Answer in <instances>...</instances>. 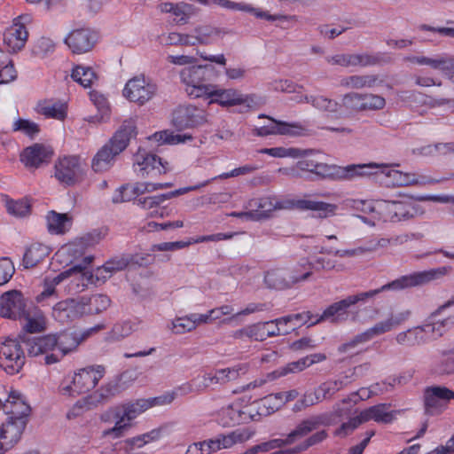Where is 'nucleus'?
Listing matches in <instances>:
<instances>
[{"mask_svg": "<svg viewBox=\"0 0 454 454\" xmlns=\"http://www.w3.org/2000/svg\"><path fill=\"white\" fill-rule=\"evenodd\" d=\"M452 270L453 269L450 265H445L434 269H430L428 270L414 272L409 275L402 276L387 284L381 286L377 289H372L366 292H359L355 294L348 295L344 299L329 305L319 316V317L316 321L310 323L309 326L314 325L321 321H329L334 324H340L346 322L349 317L353 322H358V311L352 310V307L354 305L357 303H365L382 292H398L406 288L427 284L433 280L450 275Z\"/></svg>", "mask_w": 454, "mask_h": 454, "instance_id": "obj_1", "label": "nucleus"}, {"mask_svg": "<svg viewBox=\"0 0 454 454\" xmlns=\"http://www.w3.org/2000/svg\"><path fill=\"white\" fill-rule=\"evenodd\" d=\"M286 157L297 161L286 168V176L299 178L304 173L315 175L320 180H355L369 173L371 166L351 164L345 167L321 161V153L314 150L286 148Z\"/></svg>", "mask_w": 454, "mask_h": 454, "instance_id": "obj_2", "label": "nucleus"}, {"mask_svg": "<svg viewBox=\"0 0 454 454\" xmlns=\"http://www.w3.org/2000/svg\"><path fill=\"white\" fill-rule=\"evenodd\" d=\"M410 316L411 311L408 309L398 312L390 311L380 321L341 344L338 348V351L340 353L353 354L359 346L401 326L409 319Z\"/></svg>", "mask_w": 454, "mask_h": 454, "instance_id": "obj_3", "label": "nucleus"}, {"mask_svg": "<svg viewBox=\"0 0 454 454\" xmlns=\"http://www.w3.org/2000/svg\"><path fill=\"white\" fill-rule=\"evenodd\" d=\"M106 369L102 365L82 368L71 378H65L59 385V392L67 397H74L93 389L104 377Z\"/></svg>", "mask_w": 454, "mask_h": 454, "instance_id": "obj_4", "label": "nucleus"}, {"mask_svg": "<svg viewBox=\"0 0 454 454\" xmlns=\"http://www.w3.org/2000/svg\"><path fill=\"white\" fill-rule=\"evenodd\" d=\"M379 218L384 222L409 221L424 214L421 207L410 199L401 200H378Z\"/></svg>", "mask_w": 454, "mask_h": 454, "instance_id": "obj_5", "label": "nucleus"}, {"mask_svg": "<svg viewBox=\"0 0 454 454\" xmlns=\"http://www.w3.org/2000/svg\"><path fill=\"white\" fill-rule=\"evenodd\" d=\"M364 166H371L369 173L360 176L357 178L370 176L372 175L383 176L387 185L392 186H411V185H420L427 183L426 177L419 176L415 173L402 172L400 170L393 168V167H398L399 164L395 163L391 165L387 164H376L369 163L363 164Z\"/></svg>", "mask_w": 454, "mask_h": 454, "instance_id": "obj_6", "label": "nucleus"}, {"mask_svg": "<svg viewBox=\"0 0 454 454\" xmlns=\"http://www.w3.org/2000/svg\"><path fill=\"white\" fill-rule=\"evenodd\" d=\"M255 413L250 399L239 398L221 409L218 413V423L224 427L247 424L251 421H257Z\"/></svg>", "mask_w": 454, "mask_h": 454, "instance_id": "obj_7", "label": "nucleus"}, {"mask_svg": "<svg viewBox=\"0 0 454 454\" xmlns=\"http://www.w3.org/2000/svg\"><path fill=\"white\" fill-rule=\"evenodd\" d=\"M158 86L144 74L129 79L122 90V95L129 101L144 106L157 94Z\"/></svg>", "mask_w": 454, "mask_h": 454, "instance_id": "obj_8", "label": "nucleus"}, {"mask_svg": "<svg viewBox=\"0 0 454 454\" xmlns=\"http://www.w3.org/2000/svg\"><path fill=\"white\" fill-rule=\"evenodd\" d=\"M27 355L31 357H40L46 365L59 363L56 351V340L53 333L32 337L24 340Z\"/></svg>", "mask_w": 454, "mask_h": 454, "instance_id": "obj_9", "label": "nucleus"}, {"mask_svg": "<svg viewBox=\"0 0 454 454\" xmlns=\"http://www.w3.org/2000/svg\"><path fill=\"white\" fill-rule=\"evenodd\" d=\"M207 66H192L185 67L180 72V79L185 86L186 93L194 98H204L208 90L210 83H206Z\"/></svg>", "mask_w": 454, "mask_h": 454, "instance_id": "obj_10", "label": "nucleus"}, {"mask_svg": "<svg viewBox=\"0 0 454 454\" xmlns=\"http://www.w3.org/2000/svg\"><path fill=\"white\" fill-rule=\"evenodd\" d=\"M31 21L27 14L20 15L15 18L12 24L4 33V45L10 53H16L21 51L27 41L28 32L26 24Z\"/></svg>", "mask_w": 454, "mask_h": 454, "instance_id": "obj_11", "label": "nucleus"}, {"mask_svg": "<svg viewBox=\"0 0 454 454\" xmlns=\"http://www.w3.org/2000/svg\"><path fill=\"white\" fill-rule=\"evenodd\" d=\"M25 364L23 349L17 340L7 339L0 344V367L8 374L18 373Z\"/></svg>", "mask_w": 454, "mask_h": 454, "instance_id": "obj_12", "label": "nucleus"}, {"mask_svg": "<svg viewBox=\"0 0 454 454\" xmlns=\"http://www.w3.org/2000/svg\"><path fill=\"white\" fill-rule=\"evenodd\" d=\"M82 166L77 156H63L55 161L54 176L64 185L75 184L82 179Z\"/></svg>", "mask_w": 454, "mask_h": 454, "instance_id": "obj_13", "label": "nucleus"}, {"mask_svg": "<svg viewBox=\"0 0 454 454\" xmlns=\"http://www.w3.org/2000/svg\"><path fill=\"white\" fill-rule=\"evenodd\" d=\"M134 171L140 177L165 174L169 170L168 162L155 154L139 149L133 156Z\"/></svg>", "mask_w": 454, "mask_h": 454, "instance_id": "obj_14", "label": "nucleus"}, {"mask_svg": "<svg viewBox=\"0 0 454 454\" xmlns=\"http://www.w3.org/2000/svg\"><path fill=\"white\" fill-rule=\"evenodd\" d=\"M454 399V391L445 386H430L424 389L423 401L427 414H441L450 400Z\"/></svg>", "mask_w": 454, "mask_h": 454, "instance_id": "obj_15", "label": "nucleus"}, {"mask_svg": "<svg viewBox=\"0 0 454 454\" xmlns=\"http://www.w3.org/2000/svg\"><path fill=\"white\" fill-rule=\"evenodd\" d=\"M249 370V364L247 363H239L231 367L215 369L207 372L202 376L203 390L216 385L223 386L231 382L237 381L245 376Z\"/></svg>", "mask_w": 454, "mask_h": 454, "instance_id": "obj_16", "label": "nucleus"}, {"mask_svg": "<svg viewBox=\"0 0 454 454\" xmlns=\"http://www.w3.org/2000/svg\"><path fill=\"white\" fill-rule=\"evenodd\" d=\"M75 276L78 281L82 282V286H85L90 281L91 274L85 267L75 265L67 270H65L53 278L46 277L43 280V290L37 295L36 301H43L44 299L55 294V287L64 279L70 276Z\"/></svg>", "mask_w": 454, "mask_h": 454, "instance_id": "obj_17", "label": "nucleus"}, {"mask_svg": "<svg viewBox=\"0 0 454 454\" xmlns=\"http://www.w3.org/2000/svg\"><path fill=\"white\" fill-rule=\"evenodd\" d=\"M147 403L145 399H137L134 403L122 405L121 421L103 431V436H112L114 439L121 437L125 430L130 427V421L149 409Z\"/></svg>", "mask_w": 454, "mask_h": 454, "instance_id": "obj_18", "label": "nucleus"}, {"mask_svg": "<svg viewBox=\"0 0 454 454\" xmlns=\"http://www.w3.org/2000/svg\"><path fill=\"white\" fill-rule=\"evenodd\" d=\"M325 60L332 66H340L343 67H369L379 65L382 62H388L389 58L385 57L381 53L375 55L363 54H345L340 53L333 56H327Z\"/></svg>", "mask_w": 454, "mask_h": 454, "instance_id": "obj_19", "label": "nucleus"}, {"mask_svg": "<svg viewBox=\"0 0 454 454\" xmlns=\"http://www.w3.org/2000/svg\"><path fill=\"white\" fill-rule=\"evenodd\" d=\"M98 41V35L90 27L73 29L66 36L64 43L74 54H84L90 51Z\"/></svg>", "mask_w": 454, "mask_h": 454, "instance_id": "obj_20", "label": "nucleus"}, {"mask_svg": "<svg viewBox=\"0 0 454 454\" xmlns=\"http://www.w3.org/2000/svg\"><path fill=\"white\" fill-rule=\"evenodd\" d=\"M172 121L179 129L195 128L207 122V114L194 106H180L174 111Z\"/></svg>", "mask_w": 454, "mask_h": 454, "instance_id": "obj_21", "label": "nucleus"}, {"mask_svg": "<svg viewBox=\"0 0 454 454\" xmlns=\"http://www.w3.org/2000/svg\"><path fill=\"white\" fill-rule=\"evenodd\" d=\"M26 306L25 298L20 291L6 292L0 297V316L12 319H20L27 311Z\"/></svg>", "mask_w": 454, "mask_h": 454, "instance_id": "obj_22", "label": "nucleus"}, {"mask_svg": "<svg viewBox=\"0 0 454 454\" xmlns=\"http://www.w3.org/2000/svg\"><path fill=\"white\" fill-rule=\"evenodd\" d=\"M2 410L12 420L20 419L27 424V417L30 413V407L24 396L17 390H10L6 396H3Z\"/></svg>", "mask_w": 454, "mask_h": 454, "instance_id": "obj_23", "label": "nucleus"}, {"mask_svg": "<svg viewBox=\"0 0 454 454\" xmlns=\"http://www.w3.org/2000/svg\"><path fill=\"white\" fill-rule=\"evenodd\" d=\"M26 423L7 419L0 426V454H4L20 440Z\"/></svg>", "mask_w": 454, "mask_h": 454, "instance_id": "obj_24", "label": "nucleus"}, {"mask_svg": "<svg viewBox=\"0 0 454 454\" xmlns=\"http://www.w3.org/2000/svg\"><path fill=\"white\" fill-rule=\"evenodd\" d=\"M301 266L304 268V271L301 276L294 275L293 277L294 282H300L307 279L311 275V269L316 270H336L342 271L345 266L342 263H338L335 260L327 256H315L312 261L307 258L301 259Z\"/></svg>", "mask_w": 454, "mask_h": 454, "instance_id": "obj_25", "label": "nucleus"}, {"mask_svg": "<svg viewBox=\"0 0 454 454\" xmlns=\"http://www.w3.org/2000/svg\"><path fill=\"white\" fill-rule=\"evenodd\" d=\"M205 98H210L209 104L217 103L222 106H233L247 102V97L235 89H220L211 84Z\"/></svg>", "mask_w": 454, "mask_h": 454, "instance_id": "obj_26", "label": "nucleus"}, {"mask_svg": "<svg viewBox=\"0 0 454 454\" xmlns=\"http://www.w3.org/2000/svg\"><path fill=\"white\" fill-rule=\"evenodd\" d=\"M53 155L51 146L43 144H34L23 150L20 154V160L27 168H39L42 164L50 161Z\"/></svg>", "mask_w": 454, "mask_h": 454, "instance_id": "obj_27", "label": "nucleus"}, {"mask_svg": "<svg viewBox=\"0 0 454 454\" xmlns=\"http://www.w3.org/2000/svg\"><path fill=\"white\" fill-rule=\"evenodd\" d=\"M404 60L419 66H428L445 74H450L454 70V57L448 55H437L434 58L409 55L404 58Z\"/></svg>", "mask_w": 454, "mask_h": 454, "instance_id": "obj_28", "label": "nucleus"}, {"mask_svg": "<svg viewBox=\"0 0 454 454\" xmlns=\"http://www.w3.org/2000/svg\"><path fill=\"white\" fill-rule=\"evenodd\" d=\"M83 309L81 298L67 299L53 307L52 315L57 320L64 323L83 316Z\"/></svg>", "mask_w": 454, "mask_h": 454, "instance_id": "obj_29", "label": "nucleus"}, {"mask_svg": "<svg viewBox=\"0 0 454 454\" xmlns=\"http://www.w3.org/2000/svg\"><path fill=\"white\" fill-rule=\"evenodd\" d=\"M209 5L215 4L225 10L249 12L257 19H264L270 21H275L283 18L282 15L270 14L268 12L262 11L260 8H254L251 4L243 2L238 3L231 0H209Z\"/></svg>", "mask_w": 454, "mask_h": 454, "instance_id": "obj_30", "label": "nucleus"}, {"mask_svg": "<svg viewBox=\"0 0 454 454\" xmlns=\"http://www.w3.org/2000/svg\"><path fill=\"white\" fill-rule=\"evenodd\" d=\"M136 136V124L131 119L125 120L114 133L107 145L115 153H121L126 149L130 139Z\"/></svg>", "mask_w": 454, "mask_h": 454, "instance_id": "obj_31", "label": "nucleus"}, {"mask_svg": "<svg viewBox=\"0 0 454 454\" xmlns=\"http://www.w3.org/2000/svg\"><path fill=\"white\" fill-rule=\"evenodd\" d=\"M119 393V386L116 383L110 382L101 386L92 395L84 398V404L87 409L98 407L100 404L107 403L112 397Z\"/></svg>", "mask_w": 454, "mask_h": 454, "instance_id": "obj_32", "label": "nucleus"}, {"mask_svg": "<svg viewBox=\"0 0 454 454\" xmlns=\"http://www.w3.org/2000/svg\"><path fill=\"white\" fill-rule=\"evenodd\" d=\"M246 208H251L256 215V221L267 217L269 214L277 208H281V201L274 197H262L250 200Z\"/></svg>", "mask_w": 454, "mask_h": 454, "instance_id": "obj_33", "label": "nucleus"}, {"mask_svg": "<svg viewBox=\"0 0 454 454\" xmlns=\"http://www.w3.org/2000/svg\"><path fill=\"white\" fill-rule=\"evenodd\" d=\"M56 340V351L60 362L64 356L74 353L79 347V337L75 336V332H62L59 333H53Z\"/></svg>", "mask_w": 454, "mask_h": 454, "instance_id": "obj_34", "label": "nucleus"}, {"mask_svg": "<svg viewBox=\"0 0 454 454\" xmlns=\"http://www.w3.org/2000/svg\"><path fill=\"white\" fill-rule=\"evenodd\" d=\"M51 253V248L40 242H34L30 244L23 255L22 265L26 269H30L36 266L43 261Z\"/></svg>", "mask_w": 454, "mask_h": 454, "instance_id": "obj_35", "label": "nucleus"}, {"mask_svg": "<svg viewBox=\"0 0 454 454\" xmlns=\"http://www.w3.org/2000/svg\"><path fill=\"white\" fill-rule=\"evenodd\" d=\"M252 405L256 411L255 419L259 420L263 416H268L283 405L282 393L271 394L257 402H253Z\"/></svg>", "mask_w": 454, "mask_h": 454, "instance_id": "obj_36", "label": "nucleus"}, {"mask_svg": "<svg viewBox=\"0 0 454 454\" xmlns=\"http://www.w3.org/2000/svg\"><path fill=\"white\" fill-rule=\"evenodd\" d=\"M22 318L24 319L22 327L27 333H41L46 329L45 316L36 308L27 310Z\"/></svg>", "mask_w": 454, "mask_h": 454, "instance_id": "obj_37", "label": "nucleus"}, {"mask_svg": "<svg viewBox=\"0 0 454 454\" xmlns=\"http://www.w3.org/2000/svg\"><path fill=\"white\" fill-rule=\"evenodd\" d=\"M194 33L196 34L198 44L207 45L215 39L223 37L229 31L224 27L207 24L196 27Z\"/></svg>", "mask_w": 454, "mask_h": 454, "instance_id": "obj_38", "label": "nucleus"}, {"mask_svg": "<svg viewBox=\"0 0 454 454\" xmlns=\"http://www.w3.org/2000/svg\"><path fill=\"white\" fill-rule=\"evenodd\" d=\"M36 111L46 118L64 121L67 115V106L59 101H43L37 105Z\"/></svg>", "mask_w": 454, "mask_h": 454, "instance_id": "obj_39", "label": "nucleus"}, {"mask_svg": "<svg viewBox=\"0 0 454 454\" xmlns=\"http://www.w3.org/2000/svg\"><path fill=\"white\" fill-rule=\"evenodd\" d=\"M47 228L51 234H64L72 225V218L67 214L51 211L46 216Z\"/></svg>", "mask_w": 454, "mask_h": 454, "instance_id": "obj_40", "label": "nucleus"}, {"mask_svg": "<svg viewBox=\"0 0 454 454\" xmlns=\"http://www.w3.org/2000/svg\"><path fill=\"white\" fill-rule=\"evenodd\" d=\"M395 339L397 344L409 347L424 344L428 341V338H426L421 326L400 332Z\"/></svg>", "mask_w": 454, "mask_h": 454, "instance_id": "obj_41", "label": "nucleus"}, {"mask_svg": "<svg viewBox=\"0 0 454 454\" xmlns=\"http://www.w3.org/2000/svg\"><path fill=\"white\" fill-rule=\"evenodd\" d=\"M254 433L247 428H239L233 430L228 434H217L222 450L230 449L235 444L242 443L248 441Z\"/></svg>", "mask_w": 454, "mask_h": 454, "instance_id": "obj_42", "label": "nucleus"}, {"mask_svg": "<svg viewBox=\"0 0 454 454\" xmlns=\"http://www.w3.org/2000/svg\"><path fill=\"white\" fill-rule=\"evenodd\" d=\"M118 155L115 153L109 145H105L94 156L91 162V167L95 172H104L108 170L113 163L114 157Z\"/></svg>", "mask_w": 454, "mask_h": 454, "instance_id": "obj_43", "label": "nucleus"}, {"mask_svg": "<svg viewBox=\"0 0 454 454\" xmlns=\"http://www.w3.org/2000/svg\"><path fill=\"white\" fill-rule=\"evenodd\" d=\"M84 315L98 314L106 310L110 305V299L105 294H95L91 297H81Z\"/></svg>", "mask_w": 454, "mask_h": 454, "instance_id": "obj_44", "label": "nucleus"}, {"mask_svg": "<svg viewBox=\"0 0 454 454\" xmlns=\"http://www.w3.org/2000/svg\"><path fill=\"white\" fill-rule=\"evenodd\" d=\"M378 78L376 75H350L340 79V86L347 89L372 88L375 85Z\"/></svg>", "mask_w": 454, "mask_h": 454, "instance_id": "obj_45", "label": "nucleus"}, {"mask_svg": "<svg viewBox=\"0 0 454 454\" xmlns=\"http://www.w3.org/2000/svg\"><path fill=\"white\" fill-rule=\"evenodd\" d=\"M71 77L84 88H90L98 79L96 73L91 67L81 65L73 68Z\"/></svg>", "mask_w": 454, "mask_h": 454, "instance_id": "obj_46", "label": "nucleus"}, {"mask_svg": "<svg viewBox=\"0 0 454 454\" xmlns=\"http://www.w3.org/2000/svg\"><path fill=\"white\" fill-rule=\"evenodd\" d=\"M454 325V317L445 318L443 320L434 321L421 326L426 338L428 341L436 339L443 334V332Z\"/></svg>", "mask_w": 454, "mask_h": 454, "instance_id": "obj_47", "label": "nucleus"}, {"mask_svg": "<svg viewBox=\"0 0 454 454\" xmlns=\"http://www.w3.org/2000/svg\"><path fill=\"white\" fill-rule=\"evenodd\" d=\"M305 99L307 103H310L317 110L327 112L329 114H336L339 113L340 108V105L337 101L325 96H309V98H306Z\"/></svg>", "mask_w": 454, "mask_h": 454, "instance_id": "obj_48", "label": "nucleus"}, {"mask_svg": "<svg viewBox=\"0 0 454 454\" xmlns=\"http://www.w3.org/2000/svg\"><path fill=\"white\" fill-rule=\"evenodd\" d=\"M441 359L435 365V372L440 375L454 374V349L439 350Z\"/></svg>", "mask_w": 454, "mask_h": 454, "instance_id": "obj_49", "label": "nucleus"}, {"mask_svg": "<svg viewBox=\"0 0 454 454\" xmlns=\"http://www.w3.org/2000/svg\"><path fill=\"white\" fill-rule=\"evenodd\" d=\"M129 265V261L125 258L113 259L106 262L103 266L97 269L96 276L98 278H109L113 273L124 270Z\"/></svg>", "mask_w": 454, "mask_h": 454, "instance_id": "obj_50", "label": "nucleus"}, {"mask_svg": "<svg viewBox=\"0 0 454 454\" xmlns=\"http://www.w3.org/2000/svg\"><path fill=\"white\" fill-rule=\"evenodd\" d=\"M344 205L347 208H350L364 214L374 212L378 214V200L372 201L366 200L347 199L344 200Z\"/></svg>", "mask_w": 454, "mask_h": 454, "instance_id": "obj_51", "label": "nucleus"}, {"mask_svg": "<svg viewBox=\"0 0 454 454\" xmlns=\"http://www.w3.org/2000/svg\"><path fill=\"white\" fill-rule=\"evenodd\" d=\"M156 142L168 145H177L191 140L192 136L175 134L172 131L163 130L154 133L152 137Z\"/></svg>", "mask_w": 454, "mask_h": 454, "instance_id": "obj_52", "label": "nucleus"}, {"mask_svg": "<svg viewBox=\"0 0 454 454\" xmlns=\"http://www.w3.org/2000/svg\"><path fill=\"white\" fill-rule=\"evenodd\" d=\"M317 424L318 422L314 419H309L301 422L286 437V446L308 434L317 427Z\"/></svg>", "mask_w": 454, "mask_h": 454, "instance_id": "obj_53", "label": "nucleus"}, {"mask_svg": "<svg viewBox=\"0 0 454 454\" xmlns=\"http://www.w3.org/2000/svg\"><path fill=\"white\" fill-rule=\"evenodd\" d=\"M338 206L325 201H317L309 200L308 210L317 212V215L320 218H327L336 214Z\"/></svg>", "mask_w": 454, "mask_h": 454, "instance_id": "obj_54", "label": "nucleus"}, {"mask_svg": "<svg viewBox=\"0 0 454 454\" xmlns=\"http://www.w3.org/2000/svg\"><path fill=\"white\" fill-rule=\"evenodd\" d=\"M12 130L20 131L24 135L34 138L39 134L40 127L37 123L30 120L19 118L13 122Z\"/></svg>", "mask_w": 454, "mask_h": 454, "instance_id": "obj_55", "label": "nucleus"}, {"mask_svg": "<svg viewBox=\"0 0 454 454\" xmlns=\"http://www.w3.org/2000/svg\"><path fill=\"white\" fill-rule=\"evenodd\" d=\"M387 404L380 403L369 408L372 420L378 423H390L395 419V412L387 411Z\"/></svg>", "mask_w": 454, "mask_h": 454, "instance_id": "obj_56", "label": "nucleus"}, {"mask_svg": "<svg viewBox=\"0 0 454 454\" xmlns=\"http://www.w3.org/2000/svg\"><path fill=\"white\" fill-rule=\"evenodd\" d=\"M327 437V433L325 430L317 432L309 437L304 442L299 444L294 448H286V454H297L306 450L309 447L323 442Z\"/></svg>", "mask_w": 454, "mask_h": 454, "instance_id": "obj_57", "label": "nucleus"}, {"mask_svg": "<svg viewBox=\"0 0 454 454\" xmlns=\"http://www.w3.org/2000/svg\"><path fill=\"white\" fill-rule=\"evenodd\" d=\"M308 96L303 95V89L292 82L286 81V103L290 102L292 105L306 102Z\"/></svg>", "mask_w": 454, "mask_h": 454, "instance_id": "obj_58", "label": "nucleus"}, {"mask_svg": "<svg viewBox=\"0 0 454 454\" xmlns=\"http://www.w3.org/2000/svg\"><path fill=\"white\" fill-rule=\"evenodd\" d=\"M30 204L27 200L6 201V208L9 214L16 217H24L30 213Z\"/></svg>", "mask_w": 454, "mask_h": 454, "instance_id": "obj_59", "label": "nucleus"}, {"mask_svg": "<svg viewBox=\"0 0 454 454\" xmlns=\"http://www.w3.org/2000/svg\"><path fill=\"white\" fill-rule=\"evenodd\" d=\"M170 331L174 334H184L186 333H190L194 330L193 324L192 323L191 317L189 315L184 317H178L173 319L168 326Z\"/></svg>", "mask_w": 454, "mask_h": 454, "instance_id": "obj_60", "label": "nucleus"}, {"mask_svg": "<svg viewBox=\"0 0 454 454\" xmlns=\"http://www.w3.org/2000/svg\"><path fill=\"white\" fill-rule=\"evenodd\" d=\"M368 248L357 247L354 249H334L333 247H321L318 253L323 255H333L339 257H352L367 252Z\"/></svg>", "mask_w": 454, "mask_h": 454, "instance_id": "obj_61", "label": "nucleus"}, {"mask_svg": "<svg viewBox=\"0 0 454 454\" xmlns=\"http://www.w3.org/2000/svg\"><path fill=\"white\" fill-rule=\"evenodd\" d=\"M345 385H346V382H344L342 380H328V381L322 383L317 387V390L320 394V397H322L323 400H325V399H330L335 393L340 391Z\"/></svg>", "mask_w": 454, "mask_h": 454, "instance_id": "obj_62", "label": "nucleus"}, {"mask_svg": "<svg viewBox=\"0 0 454 454\" xmlns=\"http://www.w3.org/2000/svg\"><path fill=\"white\" fill-rule=\"evenodd\" d=\"M55 48L56 44L53 40L49 37L43 36L35 42L33 48V53L43 58L51 54L55 51Z\"/></svg>", "mask_w": 454, "mask_h": 454, "instance_id": "obj_63", "label": "nucleus"}, {"mask_svg": "<svg viewBox=\"0 0 454 454\" xmlns=\"http://www.w3.org/2000/svg\"><path fill=\"white\" fill-rule=\"evenodd\" d=\"M196 13V8L184 2L175 4L172 14L182 23H186L188 19Z\"/></svg>", "mask_w": 454, "mask_h": 454, "instance_id": "obj_64", "label": "nucleus"}]
</instances>
